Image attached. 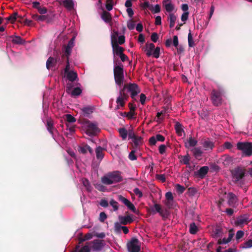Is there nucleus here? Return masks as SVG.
<instances>
[{
	"label": "nucleus",
	"mask_w": 252,
	"mask_h": 252,
	"mask_svg": "<svg viewBox=\"0 0 252 252\" xmlns=\"http://www.w3.org/2000/svg\"><path fill=\"white\" fill-rule=\"evenodd\" d=\"M111 41L113 48L114 55L119 56L124 53V48L120 46L119 44L122 45L125 42V36L119 35L118 32L113 31L111 37Z\"/></svg>",
	"instance_id": "nucleus-1"
},
{
	"label": "nucleus",
	"mask_w": 252,
	"mask_h": 252,
	"mask_svg": "<svg viewBox=\"0 0 252 252\" xmlns=\"http://www.w3.org/2000/svg\"><path fill=\"white\" fill-rule=\"evenodd\" d=\"M122 180L121 172L114 171L108 173L101 178L102 182L105 185H110L114 183L120 182Z\"/></svg>",
	"instance_id": "nucleus-2"
},
{
	"label": "nucleus",
	"mask_w": 252,
	"mask_h": 252,
	"mask_svg": "<svg viewBox=\"0 0 252 252\" xmlns=\"http://www.w3.org/2000/svg\"><path fill=\"white\" fill-rule=\"evenodd\" d=\"M128 140H130L129 144L131 147L138 148V146L142 143V138L141 136L136 135L133 131L131 126L127 130Z\"/></svg>",
	"instance_id": "nucleus-3"
},
{
	"label": "nucleus",
	"mask_w": 252,
	"mask_h": 252,
	"mask_svg": "<svg viewBox=\"0 0 252 252\" xmlns=\"http://www.w3.org/2000/svg\"><path fill=\"white\" fill-rule=\"evenodd\" d=\"M140 92V88L137 84L128 82L127 80V97L129 96L133 101H137V96Z\"/></svg>",
	"instance_id": "nucleus-4"
},
{
	"label": "nucleus",
	"mask_w": 252,
	"mask_h": 252,
	"mask_svg": "<svg viewBox=\"0 0 252 252\" xmlns=\"http://www.w3.org/2000/svg\"><path fill=\"white\" fill-rule=\"evenodd\" d=\"M114 79L116 84L121 86L124 79V68L123 65H116L114 67Z\"/></svg>",
	"instance_id": "nucleus-5"
},
{
	"label": "nucleus",
	"mask_w": 252,
	"mask_h": 252,
	"mask_svg": "<svg viewBox=\"0 0 252 252\" xmlns=\"http://www.w3.org/2000/svg\"><path fill=\"white\" fill-rule=\"evenodd\" d=\"M141 246L138 239L135 237L131 238L127 243V250L128 252H141Z\"/></svg>",
	"instance_id": "nucleus-6"
},
{
	"label": "nucleus",
	"mask_w": 252,
	"mask_h": 252,
	"mask_svg": "<svg viewBox=\"0 0 252 252\" xmlns=\"http://www.w3.org/2000/svg\"><path fill=\"white\" fill-rule=\"evenodd\" d=\"M237 149L243 152L246 156L252 155V143L249 142H238L237 144Z\"/></svg>",
	"instance_id": "nucleus-7"
},
{
	"label": "nucleus",
	"mask_w": 252,
	"mask_h": 252,
	"mask_svg": "<svg viewBox=\"0 0 252 252\" xmlns=\"http://www.w3.org/2000/svg\"><path fill=\"white\" fill-rule=\"evenodd\" d=\"M211 99L214 105L218 106L222 103V94L220 91L213 90L211 94Z\"/></svg>",
	"instance_id": "nucleus-8"
},
{
	"label": "nucleus",
	"mask_w": 252,
	"mask_h": 252,
	"mask_svg": "<svg viewBox=\"0 0 252 252\" xmlns=\"http://www.w3.org/2000/svg\"><path fill=\"white\" fill-rule=\"evenodd\" d=\"M87 124L86 133L89 136H94L100 131V129L96 124L91 123L89 121L87 122Z\"/></svg>",
	"instance_id": "nucleus-9"
},
{
	"label": "nucleus",
	"mask_w": 252,
	"mask_h": 252,
	"mask_svg": "<svg viewBox=\"0 0 252 252\" xmlns=\"http://www.w3.org/2000/svg\"><path fill=\"white\" fill-rule=\"evenodd\" d=\"M137 101H133L130 102L128 104V107L129 109V111L127 112V119L130 120H134L136 119V116L137 113L135 112V110L136 109V105L135 104V102Z\"/></svg>",
	"instance_id": "nucleus-10"
},
{
	"label": "nucleus",
	"mask_w": 252,
	"mask_h": 252,
	"mask_svg": "<svg viewBox=\"0 0 252 252\" xmlns=\"http://www.w3.org/2000/svg\"><path fill=\"white\" fill-rule=\"evenodd\" d=\"M232 174L233 178L235 179V182L236 183L244 177L245 172L243 169L237 167L232 171Z\"/></svg>",
	"instance_id": "nucleus-11"
},
{
	"label": "nucleus",
	"mask_w": 252,
	"mask_h": 252,
	"mask_svg": "<svg viewBox=\"0 0 252 252\" xmlns=\"http://www.w3.org/2000/svg\"><path fill=\"white\" fill-rule=\"evenodd\" d=\"M89 246L92 248L93 250L99 251L103 248L104 242L103 240L96 239L89 243Z\"/></svg>",
	"instance_id": "nucleus-12"
},
{
	"label": "nucleus",
	"mask_w": 252,
	"mask_h": 252,
	"mask_svg": "<svg viewBox=\"0 0 252 252\" xmlns=\"http://www.w3.org/2000/svg\"><path fill=\"white\" fill-rule=\"evenodd\" d=\"M60 5H63L67 10L70 11L74 9V0H57Z\"/></svg>",
	"instance_id": "nucleus-13"
},
{
	"label": "nucleus",
	"mask_w": 252,
	"mask_h": 252,
	"mask_svg": "<svg viewBox=\"0 0 252 252\" xmlns=\"http://www.w3.org/2000/svg\"><path fill=\"white\" fill-rule=\"evenodd\" d=\"M126 89V84H125L123 89L120 91V95L117 99V103L118 105L121 106H124L125 101L124 99L126 98V94H125V89Z\"/></svg>",
	"instance_id": "nucleus-14"
},
{
	"label": "nucleus",
	"mask_w": 252,
	"mask_h": 252,
	"mask_svg": "<svg viewBox=\"0 0 252 252\" xmlns=\"http://www.w3.org/2000/svg\"><path fill=\"white\" fill-rule=\"evenodd\" d=\"M155 47V46L153 43H147L146 45L142 47V50L146 53L147 57H150L152 55Z\"/></svg>",
	"instance_id": "nucleus-15"
},
{
	"label": "nucleus",
	"mask_w": 252,
	"mask_h": 252,
	"mask_svg": "<svg viewBox=\"0 0 252 252\" xmlns=\"http://www.w3.org/2000/svg\"><path fill=\"white\" fill-rule=\"evenodd\" d=\"M75 37H73L68 41L67 44L64 46V55L68 57L71 54V49L74 46Z\"/></svg>",
	"instance_id": "nucleus-16"
},
{
	"label": "nucleus",
	"mask_w": 252,
	"mask_h": 252,
	"mask_svg": "<svg viewBox=\"0 0 252 252\" xmlns=\"http://www.w3.org/2000/svg\"><path fill=\"white\" fill-rule=\"evenodd\" d=\"M46 126L47 129L49 132V133L51 134L53 138L55 139L54 132V131H57V130L54 126L53 121L51 119L47 120Z\"/></svg>",
	"instance_id": "nucleus-17"
},
{
	"label": "nucleus",
	"mask_w": 252,
	"mask_h": 252,
	"mask_svg": "<svg viewBox=\"0 0 252 252\" xmlns=\"http://www.w3.org/2000/svg\"><path fill=\"white\" fill-rule=\"evenodd\" d=\"M78 151L80 153L85 154L88 151L91 154L93 153V150L90 146L86 144H82L79 146Z\"/></svg>",
	"instance_id": "nucleus-18"
},
{
	"label": "nucleus",
	"mask_w": 252,
	"mask_h": 252,
	"mask_svg": "<svg viewBox=\"0 0 252 252\" xmlns=\"http://www.w3.org/2000/svg\"><path fill=\"white\" fill-rule=\"evenodd\" d=\"M249 218L246 215L239 217L235 221V224L237 226L247 224L249 222Z\"/></svg>",
	"instance_id": "nucleus-19"
},
{
	"label": "nucleus",
	"mask_w": 252,
	"mask_h": 252,
	"mask_svg": "<svg viewBox=\"0 0 252 252\" xmlns=\"http://www.w3.org/2000/svg\"><path fill=\"white\" fill-rule=\"evenodd\" d=\"M57 62V59L50 57L46 61V68L49 70L51 67L55 66L56 65Z\"/></svg>",
	"instance_id": "nucleus-20"
},
{
	"label": "nucleus",
	"mask_w": 252,
	"mask_h": 252,
	"mask_svg": "<svg viewBox=\"0 0 252 252\" xmlns=\"http://www.w3.org/2000/svg\"><path fill=\"white\" fill-rule=\"evenodd\" d=\"M209 167L207 166L201 167L197 172L196 175L201 178H203L207 174Z\"/></svg>",
	"instance_id": "nucleus-21"
},
{
	"label": "nucleus",
	"mask_w": 252,
	"mask_h": 252,
	"mask_svg": "<svg viewBox=\"0 0 252 252\" xmlns=\"http://www.w3.org/2000/svg\"><path fill=\"white\" fill-rule=\"evenodd\" d=\"M65 75L67 79L71 82H73L77 79V73L72 70L65 73Z\"/></svg>",
	"instance_id": "nucleus-22"
},
{
	"label": "nucleus",
	"mask_w": 252,
	"mask_h": 252,
	"mask_svg": "<svg viewBox=\"0 0 252 252\" xmlns=\"http://www.w3.org/2000/svg\"><path fill=\"white\" fill-rule=\"evenodd\" d=\"M122 224L119 223V222H115L114 225L115 231L118 233L123 231V232L126 234V226H122Z\"/></svg>",
	"instance_id": "nucleus-23"
},
{
	"label": "nucleus",
	"mask_w": 252,
	"mask_h": 252,
	"mask_svg": "<svg viewBox=\"0 0 252 252\" xmlns=\"http://www.w3.org/2000/svg\"><path fill=\"white\" fill-rule=\"evenodd\" d=\"M10 38H12V42L15 44L22 45L25 42V40L19 36H15L14 37L11 36H10Z\"/></svg>",
	"instance_id": "nucleus-24"
},
{
	"label": "nucleus",
	"mask_w": 252,
	"mask_h": 252,
	"mask_svg": "<svg viewBox=\"0 0 252 252\" xmlns=\"http://www.w3.org/2000/svg\"><path fill=\"white\" fill-rule=\"evenodd\" d=\"M202 145L205 150H212L214 147V143L209 139L204 140L202 143Z\"/></svg>",
	"instance_id": "nucleus-25"
},
{
	"label": "nucleus",
	"mask_w": 252,
	"mask_h": 252,
	"mask_svg": "<svg viewBox=\"0 0 252 252\" xmlns=\"http://www.w3.org/2000/svg\"><path fill=\"white\" fill-rule=\"evenodd\" d=\"M127 209L132 212L136 215L139 214V211L137 210L134 205L128 199H127Z\"/></svg>",
	"instance_id": "nucleus-26"
},
{
	"label": "nucleus",
	"mask_w": 252,
	"mask_h": 252,
	"mask_svg": "<svg viewBox=\"0 0 252 252\" xmlns=\"http://www.w3.org/2000/svg\"><path fill=\"white\" fill-rule=\"evenodd\" d=\"M223 236L222 229L220 227H217L214 231V237L215 238H222Z\"/></svg>",
	"instance_id": "nucleus-27"
},
{
	"label": "nucleus",
	"mask_w": 252,
	"mask_h": 252,
	"mask_svg": "<svg viewBox=\"0 0 252 252\" xmlns=\"http://www.w3.org/2000/svg\"><path fill=\"white\" fill-rule=\"evenodd\" d=\"M103 148L100 146H98L95 150L96 157L97 159L101 160L104 157L103 152Z\"/></svg>",
	"instance_id": "nucleus-28"
},
{
	"label": "nucleus",
	"mask_w": 252,
	"mask_h": 252,
	"mask_svg": "<svg viewBox=\"0 0 252 252\" xmlns=\"http://www.w3.org/2000/svg\"><path fill=\"white\" fill-rule=\"evenodd\" d=\"M228 204H229V205L231 206L236 202V200H237L236 196L234 193H233L232 192H230L228 193Z\"/></svg>",
	"instance_id": "nucleus-29"
},
{
	"label": "nucleus",
	"mask_w": 252,
	"mask_h": 252,
	"mask_svg": "<svg viewBox=\"0 0 252 252\" xmlns=\"http://www.w3.org/2000/svg\"><path fill=\"white\" fill-rule=\"evenodd\" d=\"M177 19L176 16L173 13H170L168 20L170 21L169 26L170 28H172L175 26V22Z\"/></svg>",
	"instance_id": "nucleus-30"
},
{
	"label": "nucleus",
	"mask_w": 252,
	"mask_h": 252,
	"mask_svg": "<svg viewBox=\"0 0 252 252\" xmlns=\"http://www.w3.org/2000/svg\"><path fill=\"white\" fill-rule=\"evenodd\" d=\"M81 111L83 112L84 115H89L93 112L94 107L93 106H86L84 107L81 109Z\"/></svg>",
	"instance_id": "nucleus-31"
},
{
	"label": "nucleus",
	"mask_w": 252,
	"mask_h": 252,
	"mask_svg": "<svg viewBox=\"0 0 252 252\" xmlns=\"http://www.w3.org/2000/svg\"><path fill=\"white\" fill-rule=\"evenodd\" d=\"M102 19L106 23H109L111 21L112 18L109 12L104 11L101 15Z\"/></svg>",
	"instance_id": "nucleus-32"
},
{
	"label": "nucleus",
	"mask_w": 252,
	"mask_h": 252,
	"mask_svg": "<svg viewBox=\"0 0 252 252\" xmlns=\"http://www.w3.org/2000/svg\"><path fill=\"white\" fill-rule=\"evenodd\" d=\"M130 149H131L132 150L128 154V158L130 160H135L137 159V156L135 155V153L138 148L130 147Z\"/></svg>",
	"instance_id": "nucleus-33"
},
{
	"label": "nucleus",
	"mask_w": 252,
	"mask_h": 252,
	"mask_svg": "<svg viewBox=\"0 0 252 252\" xmlns=\"http://www.w3.org/2000/svg\"><path fill=\"white\" fill-rule=\"evenodd\" d=\"M197 143V140L190 137L188 140V143L186 144V147L189 148V147H194Z\"/></svg>",
	"instance_id": "nucleus-34"
},
{
	"label": "nucleus",
	"mask_w": 252,
	"mask_h": 252,
	"mask_svg": "<svg viewBox=\"0 0 252 252\" xmlns=\"http://www.w3.org/2000/svg\"><path fill=\"white\" fill-rule=\"evenodd\" d=\"M191 151L193 153V156L196 158L200 157L202 156V152L200 148H198V147L194 148L191 150Z\"/></svg>",
	"instance_id": "nucleus-35"
},
{
	"label": "nucleus",
	"mask_w": 252,
	"mask_h": 252,
	"mask_svg": "<svg viewBox=\"0 0 252 252\" xmlns=\"http://www.w3.org/2000/svg\"><path fill=\"white\" fill-rule=\"evenodd\" d=\"M18 17L17 12H14L11 14L9 16L6 18L7 21H9L11 23H13L16 20Z\"/></svg>",
	"instance_id": "nucleus-36"
},
{
	"label": "nucleus",
	"mask_w": 252,
	"mask_h": 252,
	"mask_svg": "<svg viewBox=\"0 0 252 252\" xmlns=\"http://www.w3.org/2000/svg\"><path fill=\"white\" fill-rule=\"evenodd\" d=\"M175 129L177 133L179 135L181 136L182 132L184 131V130L182 128V126L179 122H177L175 125Z\"/></svg>",
	"instance_id": "nucleus-37"
},
{
	"label": "nucleus",
	"mask_w": 252,
	"mask_h": 252,
	"mask_svg": "<svg viewBox=\"0 0 252 252\" xmlns=\"http://www.w3.org/2000/svg\"><path fill=\"white\" fill-rule=\"evenodd\" d=\"M83 184L87 190L89 192H91L92 190V187L90 184V182L87 179H85L83 181Z\"/></svg>",
	"instance_id": "nucleus-38"
},
{
	"label": "nucleus",
	"mask_w": 252,
	"mask_h": 252,
	"mask_svg": "<svg viewBox=\"0 0 252 252\" xmlns=\"http://www.w3.org/2000/svg\"><path fill=\"white\" fill-rule=\"evenodd\" d=\"M81 93L82 90L79 87H76L74 88V89L71 91L70 94H71V96H76L79 95Z\"/></svg>",
	"instance_id": "nucleus-39"
},
{
	"label": "nucleus",
	"mask_w": 252,
	"mask_h": 252,
	"mask_svg": "<svg viewBox=\"0 0 252 252\" xmlns=\"http://www.w3.org/2000/svg\"><path fill=\"white\" fill-rule=\"evenodd\" d=\"M165 10L168 12H171L174 9V5L172 3V2H168L167 4H164L163 5Z\"/></svg>",
	"instance_id": "nucleus-40"
},
{
	"label": "nucleus",
	"mask_w": 252,
	"mask_h": 252,
	"mask_svg": "<svg viewBox=\"0 0 252 252\" xmlns=\"http://www.w3.org/2000/svg\"><path fill=\"white\" fill-rule=\"evenodd\" d=\"M34 20L37 21H44L47 19V16L46 15H38L37 14H34L32 16Z\"/></svg>",
	"instance_id": "nucleus-41"
},
{
	"label": "nucleus",
	"mask_w": 252,
	"mask_h": 252,
	"mask_svg": "<svg viewBox=\"0 0 252 252\" xmlns=\"http://www.w3.org/2000/svg\"><path fill=\"white\" fill-rule=\"evenodd\" d=\"M197 231V227L194 222L191 223L189 225V232L192 234H195Z\"/></svg>",
	"instance_id": "nucleus-42"
},
{
	"label": "nucleus",
	"mask_w": 252,
	"mask_h": 252,
	"mask_svg": "<svg viewBox=\"0 0 252 252\" xmlns=\"http://www.w3.org/2000/svg\"><path fill=\"white\" fill-rule=\"evenodd\" d=\"M190 158L189 155L187 154L186 156H181V161L184 164L188 165L189 164Z\"/></svg>",
	"instance_id": "nucleus-43"
},
{
	"label": "nucleus",
	"mask_w": 252,
	"mask_h": 252,
	"mask_svg": "<svg viewBox=\"0 0 252 252\" xmlns=\"http://www.w3.org/2000/svg\"><path fill=\"white\" fill-rule=\"evenodd\" d=\"M175 187L177 192L179 194L183 193L184 192V191L186 190V188L184 186H181V185L178 184H176Z\"/></svg>",
	"instance_id": "nucleus-44"
},
{
	"label": "nucleus",
	"mask_w": 252,
	"mask_h": 252,
	"mask_svg": "<svg viewBox=\"0 0 252 252\" xmlns=\"http://www.w3.org/2000/svg\"><path fill=\"white\" fill-rule=\"evenodd\" d=\"M105 6L108 11L111 10L113 6V0H106Z\"/></svg>",
	"instance_id": "nucleus-45"
},
{
	"label": "nucleus",
	"mask_w": 252,
	"mask_h": 252,
	"mask_svg": "<svg viewBox=\"0 0 252 252\" xmlns=\"http://www.w3.org/2000/svg\"><path fill=\"white\" fill-rule=\"evenodd\" d=\"M188 43L189 47H192L194 45L193 37L190 31H189V32L188 34Z\"/></svg>",
	"instance_id": "nucleus-46"
},
{
	"label": "nucleus",
	"mask_w": 252,
	"mask_h": 252,
	"mask_svg": "<svg viewBox=\"0 0 252 252\" xmlns=\"http://www.w3.org/2000/svg\"><path fill=\"white\" fill-rule=\"evenodd\" d=\"M152 55L156 59L158 58L160 55V48L159 47L155 48Z\"/></svg>",
	"instance_id": "nucleus-47"
},
{
	"label": "nucleus",
	"mask_w": 252,
	"mask_h": 252,
	"mask_svg": "<svg viewBox=\"0 0 252 252\" xmlns=\"http://www.w3.org/2000/svg\"><path fill=\"white\" fill-rule=\"evenodd\" d=\"M120 136L125 140L126 138V129L125 127L120 128L118 130Z\"/></svg>",
	"instance_id": "nucleus-48"
},
{
	"label": "nucleus",
	"mask_w": 252,
	"mask_h": 252,
	"mask_svg": "<svg viewBox=\"0 0 252 252\" xmlns=\"http://www.w3.org/2000/svg\"><path fill=\"white\" fill-rule=\"evenodd\" d=\"M142 7L143 8H148L151 11H154V7L153 5H151L148 1H145L142 4Z\"/></svg>",
	"instance_id": "nucleus-49"
},
{
	"label": "nucleus",
	"mask_w": 252,
	"mask_h": 252,
	"mask_svg": "<svg viewBox=\"0 0 252 252\" xmlns=\"http://www.w3.org/2000/svg\"><path fill=\"white\" fill-rule=\"evenodd\" d=\"M135 27V21L133 19H130L127 23V28H128L129 30H131L134 29Z\"/></svg>",
	"instance_id": "nucleus-50"
},
{
	"label": "nucleus",
	"mask_w": 252,
	"mask_h": 252,
	"mask_svg": "<svg viewBox=\"0 0 252 252\" xmlns=\"http://www.w3.org/2000/svg\"><path fill=\"white\" fill-rule=\"evenodd\" d=\"M65 118L68 123H72L76 121V119L70 114L65 115Z\"/></svg>",
	"instance_id": "nucleus-51"
},
{
	"label": "nucleus",
	"mask_w": 252,
	"mask_h": 252,
	"mask_svg": "<svg viewBox=\"0 0 252 252\" xmlns=\"http://www.w3.org/2000/svg\"><path fill=\"white\" fill-rule=\"evenodd\" d=\"M92 235L91 233H88L86 234L83 238H81L79 240V243H82L83 241H85L86 240H88L92 238Z\"/></svg>",
	"instance_id": "nucleus-52"
},
{
	"label": "nucleus",
	"mask_w": 252,
	"mask_h": 252,
	"mask_svg": "<svg viewBox=\"0 0 252 252\" xmlns=\"http://www.w3.org/2000/svg\"><path fill=\"white\" fill-rule=\"evenodd\" d=\"M252 247V240L250 239L246 241L244 244V246H242L243 248H250Z\"/></svg>",
	"instance_id": "nucleus-53"
},
{
	"label": "nucleus",
	"mask_w": 252,
	"mask_h": 252,
	"mask_svg": "<svg viewBox=\"0 0 252 252\" xmlns=\"http://www.w3.org/2000/svg\"><path fill=\"white\" fill-rule=\"evenodd\" d=\"M189 15V12L186 11L184 12L181 16V20L183 22H186L188 19Z\"/></svg>",
	"instance_id": "nucleus-54"
},
{
	"label": "nucleus",
	"mask_w": 252,
	"mask_h": 252,
	"mask_svg": "<svg viewBox=\"0 0 252 252\" xmlns=\"http://www.w3.org/2000/svg\"><path fill=\"white\" fill-rule=\"evenodd\" d=\"M110 204L113 207L114 211H116L118 209V203L114 200L112 199L110 202Z\"/></svg>",
	"instance_id": "nucleus-55"
},
{
	"label": "nucleus",
	"mask_w": 252,
	"mask_h": 252,
	"mask_svg": "<svg viewBox=\"0 0 252 252\" xmlns=\"http://www.w3.org/2000/svg\"><path fill=\"white\" fill-rule=\"evenodd\" d=\"M230 241H228V238L226 239L225 238H223V239H221V238H220L218 241V245H221V244H225L228 243H229Z\"/></svg>",
	"instance_id": "nucleus-56"
},
{
	"label": "nucleus",
	"mask_w": 252,
	"mask_h": 252,
	"mask_svg": "<svg viewBox=\"0 0 252 252\" xmlns=\"http://www.w3.org/2000/svg\"><path fill=\"white\" fill-rule=\"evenodd\" d=\"M244 235V232L242 230H239L237 232L236 235V239L237 240L242 238Z\"/></svg>",
	"instance_id": "nucleus-57"
},
{
	"label": "nucleus",
	"mask_w": 252,
	"mask_h": 252,
	"mask_svg": "<svg viewBox=\"0 0 252 252\" xmlns=\"http://www.w3.org/2000/svg\"><path fill=\"white\" fill-rule=\"evenodd\" d=\"M73 84L72 83H68L67 84H66V92L68 94H70V92H71V90L73 88Z\"/></svg>",
	"instance_id": "nucleus-58"
},
{
	"label": "nucleus",
	"mask_w": 252,
	"mask_h": 252,
	"mask_svg": "<svg viewBox=\"0 0 252 252\" xmlns=\"http://www.w3.org/2000/svg\"><path fill=\"white\" fill-rule=\"evenodd\" d=\"M107 219V215L104 212H101L99 214V220L101 222H104Z\"/></svg>",
	"instance_id": "nucleus-59"
},
{
	"label": "nucleus",
	"mask_w": 252,
	"mask_h": 252,
	"mask_svg": "<svg viewBox=\"0 0 252 252\" xmlns=\"http://www.w3.org/2000/svg\"><path fill=\"white\" fill-rule=\"evenodd\" d=\"M151 38L152 41L154 42H156L158 39V33L156 32L153 33L151 36Z\"/></svg>",
	"instance_id": "nucleus-60"
},
{
	"label": "nucleus",
	"mask_w": 252,
	"mask_h": 252,
	"mask_svg": "<svg viewBox=\"0 0 252 252\" xmlns=\"http://www.w3.org/2000/svg\"><path fill=\"white\" fill-rule=\"evenodd\" d=\"M134 193L138 196L139 198H141L143 196L142 192L140 190V189L138 188H135L133 189Z\"/></svg>",
	"instance_id": "nucleus-61"
},
{
	"label": "nucleus",
	"mask_w": 252,
	"mask_h": 252,
	"mask_svg": "<svg viewBox=\"0 0 252 252\" xmlns=\"http://www.w3.org/2000/svg\"><path fill=\"white\" fill-rule=\"evenodd\" d=\"M165 197L167 200H173V196L171 192L169 191L166 193Z\"/></svg>",
	"instance_id": "nucleus-62"
},
{
	"label": "nucleus",
	"mask_w": 252,
	"mask_h": 252,
	"mask_svg": "<svg viewBox=\"0 0 252 252\" xmlns=\"http://www.w3.org/2000/svg\"><path fill=\"white\" fill-rule=\"evenodd\" d=\"M37 10L39 13L41 14H44L47 12V9L44 6L39 7V8Z\"/></svg>",
	"instance_id": "nucleus-63"
},
{
	"label": "nucleus",
	"mask_w": 252,
	"mask_h": 252,
	"mask_svg": "<svg viewBox=\"0 0 252 252\" xmlns=\"http://www.w3.org/2000/svg\"><path fill=\"white\" fill-rule=\"evenodd\" d=\"M79 252H90L89 246L85 245L79 251Z\"/></svg>",
	"instance_id": "nucleus-64"
}]
</instances>
